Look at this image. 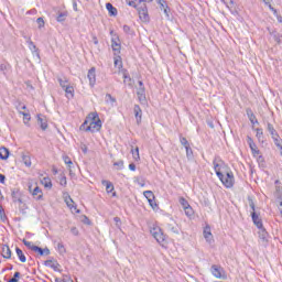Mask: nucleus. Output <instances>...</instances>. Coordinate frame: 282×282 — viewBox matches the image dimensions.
<instances>
[{
	"instance_id": "nucleus-55",
	"label": "nucleus",
	"mask_w": 282,
	"mask_h": 282,
	"mask_svg": "<svg viewBox=\"0 0 282 282\" xmlns=\"http://www.w3.org/2000/svg\"><path fill=\"white\" fill-rule=\"evenodd\" d=\"M156 3L160 4V10H164L169 4H166V1L164 0H156Z\"/></svg>"
},
{
	"instance_id": "nucleus-63",
	"label": "nucleus",
	"mask_w": 282,
	"mask_h": 282,
	"mask_svg": "<svg viewBox=\"0 0 282 282\" xmlns=\"http://www.w3.org/2000/svg\"><path fill=\"white\" fill-rule=\"evenodd\" d=\"M282 187L281 186H275V193L276 195H281Z\"/></svg>"
},
{
	"instance_id": "nucleus-14",
	"label": "nucleus",
	"mask_w": 282,
	"mask_h": 282,
	"mask_svg": "<svg viewBox=\"0 0 282 282\" xmlns=\"http://www.w3.org/2000/svg\"><path fill=\"white\" fill-rule=\"evenodd\" d=\"M102 186H106V192L112 193V197H116V192H113L116 189V187H113V183H111L110 181L104 180L101 181Z\"/></svg>"
},
{
	"instance_id": "nucleus-27",
	"label": "nucleus",
	"mask_w": 282,
	"mask_h": 282,
	"mask_svg": "<svg viewBox=\"0 0 282 282\" xmlns=\"http://www.w3.org/2000/svg\"><path fill=\"white\" fill-rule=\"evenodd\" d=\"M10 158V150L6 147L0 148V160H8Z\"/></svg>"
},
{
	"instance_id": "nucleus-16",
	"label": "nucleus",
	"mask_w": 282,
	"mask_h": 282,
	"mask_svg": "<svg viewBox=\"0 0 282 282\" xmlns=\"http://www.w3.org/2000/svg\"><path fill=\"white\" fill-rule=\"evenodd\" d=\"M111 47H112V52H115V54H120L121 45H120L119 37L111 39Z\"/></svg>"
},
{
	"instance_id": "nucleus-3",
	"label": "nucleus",
	"mask_w": 282,
	"mask_h": 282,
	"mask_svg": "<svg viewBox=\"0 0 282 282\" xmlns=\"http://www.w3.org/2000/svg\"><path fill=\"white\" fill-rule=\"evenodd\" d=\"M218 178L226 188H232L235 186V174L232 173V171L225 172V175L223 174V177Z\"/></svg>"
},
{
	"instance_id": "nucleus-26",
	"label": "nucleus",
	"mask_w": 282,
	"mask_h": 282,
	"mask_svg": "<svg viewBox=\"0 0 282 282\" xmlns=\"http://www.w3.org/2000/svg\"><path fill=\"white\" fill-rule=\"evenodd\" d=\"M63 161L68 166L69 175H74V162H72V159L69 156H63Z\"/></svg>"
},
{
	"instance_id": "nucleus-57",
	"label": "nucleus",
	"mask_w": 282,
	"mask_h": 282,
	"mask_svg": "<svg viewBox=\"0 0 282 282\" xmlns=\"http://www.w3.org/2000/svg\"><path fill=\"white\" fill-rule=\"evenodd\" d=\"M223 3L227 4V8H230V6H235V0H221Z\"/></svg>"
},
{
	"instance_id": "nucleus-11",
	"label": "nucleus",
	"mask_w": 282,
	"mask_h": 282,
	"mask_svg": "<svg viewBox=\"0 0 282 282\" xmlns=\"http://www.w3.org/2000/svg\"><path fill=\"white\" fill-rule=\"evenodd\" d=\"M213 164H214V170H215L217 177H223L224 173L221 172V166H224V161L218 160V162H217V159H215L213 161Z\"/></svg>"
},
{
	"instance_id": "nucleus-38",
	"label": "nucleus",
	"mask_w": 282,
	"mask_h": 282,
	"mask_svg": "<svg viewBox=\"0 0 282 282\" xmlns=\"http://www.w3.org/2000/svg\"><path fill=\"white\" fill-rule=\"evenodd\" d=\"M23 245L29 248V250H32L34 252V248H36V245H34L33 242L31 241H28V240H23Z\"/></svg>"
},
{
	"instance_id": "nucleus-43",
	"label": "nucleus",
	"mask_w": 282,
	"mask_h": 282,
	"mask_svg": "<svg viewBox=\"0 0 282 282\" xmlns=\"http://www.w3.org/2000/svg\"><path fill=\"white\" fill-rule=\"evenodd\" d=\"M180 142L182 147H184V149H186L187 147H191V143H188V140L185 137H181Z\"/></svg>"
},
{
	"instance_id": "nucleus-53",
	"label": "nucleus",
	"mask_w": 282,
	"mask_h": 282,
	"mask_svg": "<svg viewBox=\"0 0 282 282\" xmlns=\"http://www.w3.org/2000/svg\"><path fill=\"white\" fill-rule=\"evenodd\" d=\"M106 102H111L113 105V102H116V98L113 96H111V94H107Z\"/></svg>"
},
{
	"instance_id": "nucleus-50",
	"label": "nucleus",
	"mask_w": 282,
	"mask_h": 282,
	"mask_svg": "<svg viewBox=\"0 0 282 282\" xmlns=\"http://www.w3.org/2000/svg\"><path fill=\"white\" fill-rule=\"evenodd\" d=\"M57 250H58L59 254H65L66 250H65V246L63 245V242L57 243Z\"/></svg>"
},
{
	"instance_id": "nucleus-31",
	"label": "nucleus",
	"mask_w": 282,
	"mask_h": 282,
	"mask_svg": "<svg viewBox=\"0 0 282 282\" xmlns=\"http://www.w3.org/2000/svg\"><path fill=\"white\" fill-rule=\"evenodd\" d=\"M267 130L269 131L271 138H275L279 132H276V129H274V124L267 122Z\"/></svg>"
},
{
	"instance_id": "nucleus-47",
	"label": "nucleus",
	"mask_w": 282,
	"mask_h": 282,
	"mask_svg": "<svg viewBox=\"0 0 282 282\" xmlns=\"http://www.w3.org/2000/svg\"><path fill=\"white\" fill-rule=\"evenodd\" d=\"M57 80H58L62 89H65L66 87L69 86V85H67V83H68L67 79L58 78Z\"/></svg>"
},
{
	"instance_id": "nucleus-12",
	"label": "nucleus",
	"mask_w": 282,
	"mask_h": 282,
	"mask_svg": "<svg viewBox=\"0 0 282 282\" xmlns=\"http://www.w3.org/2000/svg\"><path fill=\"white\" fill-rule=\"evenodd\" d=\"M143 195L148 199L152 208H155V206H158V204H155V194H153L151 191H145L143 192Z\"/></svg>"
},
{
	"instance_id": "nucleus-44",
	"label": "nucleus",
	"mask_w": 282,
	"mask_h": 282,
	"mask_svg": "<svg viewBox=\"0 0 282 282\" xmlns=\"http://www.w3.org/2000/svg\"><path fill=\"white\" fill-rule=\"evenodd\" d=\"M131 152H132L133 159L135 161L140 160V149L139 148H135L134 150H131Z\"/></svg>"
},
{
	"instance_id": "nucleus-1",
	"label": "nucleus",
	"mask_w": 282,
	"mask_h": 282,
	"mask_svg": "<svg viewBox=\"0 0 282 282\" xmlns=\"http://www.w3.org/2000/svg\"><path fill=\"white\" fill-rule=\"evenodd\" d=\"M87 122H88V127H87L86 131L96 133V131H99L100 129H102V121L100 120L98 112H90L87 116Z\"/></svg>"
},
{
	"instance_id": "nucleus-32",
	"label": "nucleus",
	"mask_w": 282,
	"mask_h": 282,
	"mask_svg": "<svg viewBox=\"0 0 282 282\" xmlns=\"http://www.w3.org/2000/svg\"><path fill=\"white\" fill-rule=\"evenodd\" d=\"M123 83L124 85H128L129 87H131L133 79H131V76H129V73H127V70H123Z\"/></svg>"
},
{
	"instance_id": "nucleus-46",
	"label": "nucleus",
	"mask_w": 282,
	"mask_h": 282,
	"mask_svg": "<svg viewBox=\"0 0 282 282\" xmlns=\"http://www.w3.org/2000/svg\"><path fill=\"white\" fill-rule=\"evenodd\" d=\"M178 202H180V204H181V206H182L183 208H187L188 206H191V205L188 204V200H186V198H184V197H181V198L178 199Z\"/></svg>"
},
{
	"instance_id": "nucleus-29",
	"label": "nucleus",
	"mask_w": 282,
	"mask_h": 282,
	"mask_svg": "<svg viewBox=\"0 0 282 282\" xmlns=\"http://www.w3.org/2000/svg\"><path fill=\"white\" fill-rule=\"evenodd\" d=\"M113 63H115V67L122 69V57L120 56V54L115 53Z\"/></svg>"
},
{
	"instance_id": "nucleus-33",
	"label": "nucleus",
	"mask_w": 282,
	"mask_h": 282,
	"mask_svg": "<svg viewBox=\"0 0 282 282\" xmlns=\"http://www.w3.org/2000/svg\"><path fill=\"white\" fill-rule=\"evenodd\" d=\"M22 162L25 164L28 167L32 166V159L30 158V154H22Z\"/></svg>"
},
{
	"instance_id": "nucleus-21",
	"label": "nucleus",
	"mask_w": 282,
	"mask_h": 282,
	"mask_svg": "<svg viewBox=\"0 0 282 282\" xmlns=\"http://www.w3.org/2000/svg\"><path fill=\"white\" fill-rule=\"evenodd\" d=\"M204 238L208 243H213V232L210 231V226H206L203 230Z\"/></svg>"
},
{
	"instance_id": "nucleus-24",
	"label": "nucleus",
	"mask_w": 282,
	"mask_h": 282,
	"mask_svg": "<svg viewBox=\"0 0 282 282\" xmlns=\"http://www.w3.org/2000/svg\"><path fill=\"white\" fill-rule=\"evenodd\" d=\"M10 69H12L10 63L6 62L0 64V72L3 74V76H8V72H10Z\"/></svg>"
},
{
	"instance_id": "nucleus-36",
	"label": "nucleus",
	"mask_w": 282,
	"mask_h": 282,
	"mask_svg": "<svg viewBox=\"0 0 282 282\" xmlns=\"http://www.w3.org/2000/svg\"><path fill=\"white\" fill-rule=\"evenodd\" d=\"M275 147H278V149H281L282 151V140L281 137L279 134H276V137H271Z\"/></svg>"
},
{
	"instance_id": "nucleus-59",
	"label": "nucleus",
	"mask_w": 282,
	"mask_h": 282,
	"mask_svg": "<svg viewBox=\"0 0 282 282\" xmlns=\"http://www.w3.org/2000/svg\"><path fill=\"white\" fill-rule=\"evenodd\" d=\"M44 182H45L44 184L45 188H52V181H50V178H44Z\"/></svg>"
},
{
	"instance_id": "nucleus-39",
	"label": "nucleus",
	"mask_w": 282,
	"mask_h": 282,
	"mask_svg": "<svg viewBox=\"0 0 282 282\" xmlns=\"http://www.w3.org/2000/svg\"><path fill=\"white\" fill-rule=\"evenodd\" d=\"M184 213H185L186 217H193L195 212H193V207H191V205H189L184 208Z\"/></svg>"
},
{
	"instance_id": "nucleus-19",
	"label": "nucleus",
	"mask_w": 282,
	"mask_h": 282,
	"mask_svg": "<svg viewBox=\"0 0 282 282\" xmlns=\"http://www.w3.org/2000/svg\"><path fill=\"white\" fill-rule=\"evenodd\" d=\"M133 113L137 120V124H140V122H142V108H140L139 105H134Z\"/></svg>"
},
{
	"instance_id": "nucleus-17",
	"label": "nucleus",
	"mask_w": 282,
	"mask_h": 282,
	"mask_svg": "<svg viewBox=\"0 0 282 282\" xmlns=\"http://www.w3.org/2000/svg\"><path fill=\"white\" fill-rule=\"evenodd\" d=\"M44 265L46 268H52V270H54V272H58V268H61V264L56 260H45Z\"/></svg>"
},
{
	"instance_id": "nucleus-56",
	"label": "nucleus",
	"mask_w": 282,
	"mask_h": 282,
	"mask_svg": "<svg viewBox=\"0 0 282 282\" xmlns=\"http://www.w3.org/2000/svg\"><path fill=\"white\" fill-rule=\"evenodd\" d=\"M59 184H61V186H67V177L66 176H62L59 178Z\"/></svg>"
},
{
	"instance_id": "nucleus-10",
	"label": "nucleus",
	"mask_w": 282,
	"mask_h": 282,
	"mask_svg": "<svg viewBox=\"0 0 282 282\" xmlns=\"http://www.w3.org/2000/svg\"><path fill=\"white\" fill-rule=\"evenodd\" d=\"M11 197H12V202L13 204H23V198L22 197V194H21V191L17 189V188H13L11 191Z\"/></svg>"
},
{
	"instance_id": "nucleus-40",
	"label": "nucleus",
	"mask_w": 282,
	"mask_h": 282,
	"mask_svg": "<svg viewBox=\"0 0 282 282\" xmlns=\"http://www.w3.org/2000/svg\"><path fill=\"white\" fill-rule=\"evenodd\" d=\"M20 115L23 116L24 124H28V122H30V120H31L30 113L29 112L20 111Z\"/></svg>"
},
{
	"instance_id": "nucleus-34",
	"label": "nucleus",
	"mask_w": 282,
	"mask_h": 282,
	"mask_svg": "<svg viewBox=\"0 0 282 282\" xmlns=\"http://www.w3.org/2000/svg\"><path fill=\"white\" fill-rule=\"evenodd\" d=\"M64 91L66 94V98H74V87L73 86H66L64 88Z\"/></svg>"
},
{
	"instance_id": "nucleus-51",
	"label": "nucleus",
	"mask_w": 282,
	"mask_h": 282,
	"mask_svg": "<svg viewBox=\"0 0 282 282\" xmlns=\"http://www.w3.org/2000/svg\"><path fill=\"white\" fill-rule=\"evenodd\" d=\"M28 45L29 48L31 50V52H36L39 48H36V45L34 44V42H32V40L28 41Z\"/></svg>"
},
{
	"instance_id": "nucleus-28",
	"label": "nucleus",
	"mask_w": 282,
	"mask_h": 282,
	"mask_svg": "<svg viewBox=\"0 0 282 282\" xmlns=\"http://www.w3.org/2000/svg\"><path fill=\"white\" fill-rule=\"evenodd\" d=\"M68 12L67 11H63V12H58L57 13V17H56V21L57 23H63L67 20V17H68Z\"/></svg>"
},
{
	"instance_id": "nucleus-5",
	"label": "nucleus",
	"mask_w": 282,
	"mask_h": 282,
	"mask_svg": "<svg viewBox=\"0 0 282 282\" xmlns=\"http://www.w3.org/2000/svg\"><path fill=\"white\" fill-rule=\"evenodd\" d=\"M64 202L66 206L69 207V210H72V213H76L77 215L80 214V209L76 207V204L74 203V199H72V196H69V194H64Z\"/></svg>"
},
{
	"instance_id": "nucleus-48",
	"label": "nucleus",
	"mask_w": 282,
	"mask_h": 282,
	"mask_svg": "<svg viewBox=\"0 0 282 282\" xmlns=\"http://www.w3.org/2000/svg\"><path fill=\"white\" fill-rule=\"evenodd\" d=\"M251 149L252 155H260L261 151L257 148V143L253 147H249Z\"/></svg>"
},
{
	"instance_id": "nucleus-41",
	"label": "nucleus",
	"mask_w": 282,
	"mask_h": 282,
	"mask_svg": "<svg viewBox=\"0 0 282 282\" xmlns=\"http://www.w3.org/2000/svg\"><path fill=\"white\" fill-rule=\"evenodd\" d=\"M37 122L40 123V127L43 131H45V129H47V122H45L43 120V118H41L40 116L37 117Z\"/></svg>"
},
{
	"instance_id": "nucleus-62",
	"label": "nucleus",
	"mask_w": 282,
	"mask_h": 282,
	"mask_svg": "<svg viewBox=\"0 0 282 282\" xmlns=\"http://www.w3.org/2000/svg\"><path fill=\"white\" fill-rule=\"evenodd\" d=\"M0 184H6V175L0 174Z\"/></svg>"
},
{
	"instance_id": "nucleus-6",
	"label": "nucleus",
	"mask_w": 282,
	"mask_h": 282,
	"mask_svg": "<svg viewBox=\"0 0 282 282\" xmlns=\"http://www.w3.org/2000/svg\"><path fill=\"white\" fill-rule=\"evenodd\" d=\"M258 230L259 240L261 245L268 246V242L270 241V234H268V231L263 227L258 228Z\"/></svg>"
},
{
	"instance_id": "nucleus-58",
	"label": "nucleus",
	"mask_w": 282,
	"mask_h": 282,
	"mask_svg": "<svg viewBox=\"0 0 282 282\" xmlns=\"http://www.w3.org/2000/svg\"><path fill=\"white\" fill-rule=\"evenodd\" d=\"M247 144H248L249 147L253 148L256 143H254V140H252L251 137H247Z\"/></svg>"
},
{
	"instance_id": "nucleus-64",
	"label": "nucleus",
	"mask_w": 282,
	"mask_h": 282,
	"mask_svg": "<svg viewBox=\"0 0 282 282\" xmlns=\"http://www.w3.org/2000/svg\"><path fill=\"white\" fill-rule=\"evenodd\" d=\"M82 151L83 153H87L88 149L86 144H82Z\"/></svg>"
},
{
	"instance_id": "nucleus-49",
	"label": "nucleus",
	"mask_w": 282,
	"mask_h": 282,
	"mask_svg": "<svg viewBox=\"0 0 282 282\" xmlns=\"http://www.w3.org/2000/svg\"><path fill=\"white\" fill-rule=\"evenodd\" d=\"M113 166H118L119 171H122V169H124V161L119 160L113 163Z\"/></svg>"
},
{
	"instance_id": "nucleus-4",
	"label": "nucleus",
	"mask_w": 282,
	"mask_h": 282,
	"mask_svg": "<svg viewBox=\"0 0 282 282\" xmlns=\"http://www.w3.org/2000/svg\"><path fill=\"white\" fill-rule=\"evenodd\" d=\"M152 237L160 243V246H164L166 243V236L164 232H162V229L160 227H153L150 230Z\"/></svg>"
},
{
	"instance_id": "nucleus-42",
	"label": "nucleus",
	"mask_w": 282,
	"mask_h": 282,
	"mask_svg": "<svg viewBox=\"0 0 282 282\" xmlns=\"http://www.w3.org/2000/svg\"><path fill=\"white\" fill-rule=\"evenodd\" d=\"M185 150H186L187 160H193V149L191 148V145H187V148H185Z\"/></svg>"
},
{
	"instance_id": "nucleus-52",
	"label": "nucleus",
	"mask_w": 282,
	"mask_h": 282,
	"mask_svg": "<svg viewBox=\"0 0 282 282\" xmlns=\"http://www.w3.org/2000/svg\"><path fill=\"white\" fill-rule=\"evenodd\" d=\"M89 127V121H87V117L83 124L79 127L80 131H87V128Z\"/></svg>"
},
{
	"instance_id": "nucleus-60",
	"label": "nucleus",
	"mask_w": 282,
	"mask_h": 282,
	"mask_svg": "<svg viewBox=\"0 0 282 282\" xmlns=\"http://www.w3.org/2000/svg\"><path fill=\"white\" fill-rule=\"evenodd\" d=\"M70 232H72V235H74L75 237H78V235H79L78 228H76V227H72V228H70Z\"/></svg>"
},
{
	"instance_id": "nucleus-15",
	"label": "nucleus",
	"mask_w": 282,
	"mask_h": 282,
	"mask_svg": "<svg viewBox=\"0 0 282 282\" xmlns=\"http://www.w3.org/2000/svg\"><path fill=\"white\" fill-rule=\"evenodd\" d=\"M87 78L89 80L90 87H94V85H96V67H91L88 70Z\"/></svg>"
},
{
	"instance_id": "nucleus-22",
	"label": "nucleus",
	"mask_w": 282,
	"mask_h": 282,
	"mask_svg": "<svg viewBox=\"0 0 282 282\" xmlns=\"http://www.w3.org/2000/svg\"><path fill=\"white\" fill-rule=\"evenodd\" d=\"M246 113H247L248 119L250 120L251 124H259V120L257 119V116H254V112H252L251 108H247Z\"/></svg>"
},
{
	"instance_id": "nucleus-2",
	"label": "nucleus",
	"mask_w": 282,
	"mask_h": 282,
	"mask_svg": "<svg viewBox=\"0 0 282 282\" xmlns=\"http://www.w3.org/2000/svg\"><path fill=\"white\" fill-rule=\"evenodd\" d=\"M248 202H249V206L251 208V219H252L254 226L258 227V229L263 228V220L259 216V213H257V209L254 207V200H252V198H248Z\"/></svg>"
},
{
	"instance_id": "nucleus-8",
	"label": "nucleus",
	"mask_w": 282,
	"mask_h": 282,
	"mask_svg": "<svg viewBox=\"0 0 282 282\" xmlns=\"http://www.w3.org/2000/svg\"><path fill=\"white\" fill-rule=\"evenodd\" d=\"M29 193H31L32 197L35 198L36 202L43 200V189L41 187L35 186L32 189V185L29 186Z\"/></svg>"
},
{
	"instance_id": "nucleus-54",
	"label": "nucleus",
	"mask_w": 282,
	"mask_h": 282,
	"mask_svg": "<svg viewBox=\"0 0 282 282\" xmlns=\"http://www.w3.org/2000/svg\"><path fill=\"white\" fill-rule=\"evenodd\" d=\"M36 23H37L40 29L45 28V20H43V18H37Z\"/></svg>"
},
{
	"instance_id": "nucleus-13",
	"label": "nucleus",
	"mask_w": 282,
	"mask_h": 282,
	"mask_svg": "<svg viewBox=\"0 0 282 282\" xmlns=\"http://www.w3.org/2000/svg\"><path fill=\"white\" fill-rule=\"evenodd\" d=\"M33 252H37L40 257H50L51 254L50 248L47 247H45L44 249L39 246L33 247Z\"/></svg>"
},
{
	"instance_id": "nucleus-37",
	"label": "nucleus",
	"mask_w": 282,
	"mask_h": 282,
	"mask_svg": "<svg viewBox=\"0 0 282 282\" xmlns=\"http://www.w3.org/2000/svg\"><path fill=\"white\" fill-rule=\"evenodd\" d=\"M123 32H124V34H128L129 36H133V34H135L133 32V30H131V26H129L127 24L123 25Z\"/></svg>"
},
{
	"instance_id": "nucleus-25",
	"label": "nucleus",
	"mask_w": 282,
	"mask_h": 282,
	"mask_svg": "<svg viewBox=\"0 0 282 282\" xmlns=\"http://www.w3.org/2000/svg\"><path fill=\"white\" fill-rule=\"evenodd\" d=\"M106 9L108 10L110 17H118V9H116L111 2L106 3Z\"/></svg>"
},
{
	"instance_id": "nucleus-9",
	"label": "nucleus",
	"mask_w": 282,
	"mask_h": 282,
	"mask_svg": "<svg viewBox=\"0 0 282 282\" xmlns=\"http://www.w3.org/2000/svg\"><path fill=\"white\" fill-rule=\"evenodd\" d=\"M210 272L213 276H215L216 279H226V273L224 272V268L217 264L212 265Z\"/></svg>"
},
{
	"instance_id": "nucleus-45",
	"label": "nucleus",
	"mask_w": 282,
	"mask_h": 282,
	"mask_svg": "<svg viewBox=\"0 0 282 282\" xmlns=\"http://www.w3.org/2000/svg\"><path fill=\"white\" fill-rule=\"evenodd\" d=\"M19 279H21V272L17 271V272L13 274V278L10 279L8 282H19Z\"/></svg>"
},
{
	"instance_id": "nucleus-23",
	"label": "nucleus",
	"mask_w": 282,
	"mask_h": 282,
	"mask_svg": "<svg viewBox=\"0 0 282 282\" xmlns=\"http://www.w3.org/2000/svg\"><path fill=\"white\" fill-rule=\"evenodd\" d=\"M1 254L3 259H12V250H10V246L3 245Z\"/></svg>"
},
{
	"instance_id": "nucleus-30",
	"label": "nucleus",
	"mask_w": 282,
	"mask_h": 282,
	"mask_svg": "<svg viewBox=\"0 0 282 282\" xmlns=\"http://www.w3.org/2000/svg\"><path fill=\"white\" fill-rule=\"evenodd\" d=\"M15 252L21 263H25V261H28V258L25 257V253H23V250H21V248L17 247Z\"/></svg>"
},
{
	"instance_id": "nucleus-20",
	"label": "nucleus",
	"mask_w": 282,
	"mask_h": 282,
	"mask_svg": "<svg viewBox=\"0 0 282 282\" xmlns=\"http://www.w3.org/2000/svg\"><path fill=\"white\" fill-rule=\"evenodd\" d=\"M137 96L141 102H147V89L144 87H139L137 89Z\"/></svg>"
},
{
	"instance_id": "nucleus-18",
	"label": "nucleus",
	"mask_w": 282,
	"mask_h": 282,
	"mask_svg": "<svg viewBox=\"0 0 282 282\" xmlns=\"http://www.w3.org/2000/svg\"><path fill=\"white\" fill-rule=\"evenodd\" d=\"M166 228L170 230V232L180 235V228L177 227V224H175V220L171 219L170 223H167Z\"/></svg>"
},
{
	"instance_id": "nucleus-61",
	"label": "nucleus",
	"mask_w": 282,
	"mask_h": 282,
	"mask_svg": "<svg viewBox=\"0 0 282 282\" xmlns=\"http://www.w3.org/2000/svg\"><path fill=\"white\" fill-rule=\"evenodd\" d=\"M128 6H130L131 8H138V4L135 3V0L129 1Z\"/></svg>"
},
{
	"instance_id": "nucleus-35",
	"label": "nucleus",
	"mask_w": 282,
	"mask_h": 282,
	"mask_svg": "<svg viewBox=\"0 0 282 282\" xmlns=\"http://www.w3.org/2000/svg\"><path fill=\"white\" fill-rule=\"evenodd\" d=\"M256 138L259 140V142H263V140H265V137L263 135V129H256Z\"/></svg>"
},
{
	"instance_id": "nucleus-7",
	"label": "nucleus",
	"mask_w": 282,
	"mask_h": 282,
	"mask_svg": "<svg viewBox=\"0 0 282 282\" xmlns=\"http://www.w3.org/2000/svg\"><path fill=\"white\" fill-rule=\"evenodd\" d=\"M138 12H139V19L143 23H149L150 18H149V9L147 8V4L139 7Z\"/></svg>"
}]
</instances>
